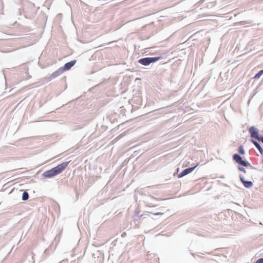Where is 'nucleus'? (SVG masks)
I'll list each match as a JSON object with an SVG mask.
<instances>
[{
	"instance_id": "obj_7",
	"label": "nucleus",
	"mask_w": 263,
	"mask_h": 263,
	"mask_svg": "<svg viewBox=\"0 0 263 263\" xmlns=\"http://www.w3.org/2000/svg\"><path fill=\"white\" fill-rule=\"evenodd\" d=\"M77 63V60H72L69 62L65 63L64 66L61 68L63 70V71L69 70L72 67H73Z\"/></svg>"
},
{
	"instance_id": "obj_18",
	"label": "nucleus",
	"mask_w": 263,
	"mask_h": 263,
	"mask_svg": "<svg viewBox=\"0 0 263 263\" xmlns=\"http://www.w3.org/2000/svg\"><path fill=\"white\" fill-rule=\"evenodd\" d=\"M162 213H160V212H158V213H156L155 214V215H162Z\"/></svg>"
},
{
	"instance_id": "obj_16",
	"label": "nucleus",
	"mask_w": 263,
	"mask_h": 263,
	"mask_svg": "<svg viewBox=\"0 0 263 263\" xmlns=\"http://www.w3.org/2000/svg\"><path fill=\"white\" fill-rule=\"evenodd\" d=\"M256 263H263V258H260L257 259Z\"/></svg>"
},
{
	"instance_id": "obj_20",
	"label": "nucleus",
	"mask_w": 263,
	"mask_h": 263,
	"mask_svg": "<svg viewBox=\"0 0 263 263\" xmlns=\"http://www.w3.org/2000/svg\"><path fill=\"white\" fill-rule=\"evenodd\" d=\"M31 5H32V7L34 6V5L33 4H32Z\"/></svg>"
},
{
	"instance_id": "obj_15",
	"label": "nucleus",
	"mask_w": 263,
	"mask_h": 263,
	"mask_svg": "<svg viewBox=\"0 0 263 263\" xmlns=\"http://www.w3.org/2000/svg\"><path fill=\"white\" fill-rule=\"evenodd\" d=\"M259 141L263 143V136L262 135H259V137L256 139Z\"/></svg>"
},
{
	"instance_id": "obj_5",
	"label": "nucleus",
	"mask_w": 263,
	"mask_h": 263,
	"mask_svg": "<svg viewBox=\"0 0 263 263\" xmlns=\"http://www.w3.org/2000/svg\"><path fill=\"white\" fill-rule=\"evenodd\" d=\"M249 132L252 138H255L256 139L260 135L259 134L258 130L254 126H251L250 127Z\"/></svg>"
},
{
	"instance_id": "obj_17",
	"label": "nucleus",
	"mask_w": 263,
	"mask_h": 263,
	"mask_svg": "<svg viewBox=\"0 0 263 263\" xmlns=\"http://www.w3.org/2000/svg\"><path fill=\"white\" fill-rule=\"evenodd\" d=\"M238 24L239 25H244L246 24V22L245 21H241V22H238Z\"/></svg>"
},
{
	"instance_id": "obj_11",
	"label": "nucleus",
	"mask_w": 263,
	"mask_h": 263,
	"mask_svg": "<svg viewBox=\"0 0 263 263\" xmlns=\"http://www.w3.org/2000/svg\"><path fill=\"white\" fill-rule=\"evenodd\" d=\"M216 4V1H213L208 3L206 7L208 8H212L215 6Z\"/></svg>"
},
{
	"instance_id": "obj_4",
	"label": "nucleus",
	"mask_w": 263,
	"mask_h": 263,
	"mask_svg": "<svg viewBox=\"0 0 263 263\" xmlns=\"http://www.w3.org/2000/svg\"><path fill=\"white\" fill-rule=\"evenodd\" d=\"M199 165V163H197L194 166L190 167L184 169L181 173L178 175V178H182L189 174L192 173Z\"/></svg>"
},
{
	"instance_id": "obj_10",
	"label": "nucleus",
	"mask_w": 263,
	"mask_h": 263,
	"mask_svg": "<svg viewBox=\"0 0 263 263\" xmlns=\"http://www.w3.org/2000/svg\"><path fill=\"white\" fill-rule=\"evenodd\" d=\"M22 200H24V201H26L29 198V194L28 193V192L27 191H24L23 193V194H22Z\"/></svg>"
},
{
	"instance_id": "obj_14",
	"label": "nucleus",
	"mask_w": 263,
	"mask_h": 263,
	"mask_svg": "<svg viewBox=\"0 0 263 263\" xmlns=\"http://www.w3.org/2000/svg\"><path fill=\"white\" fill-rule=\"evenodd\" d=\"M238 169L240 171H241L245 173H246V169L243 167H242V166H238Z\"/></svg>"
},
{
	"instance_id": "obj_12",
	"label": "nucleus",
	"mask_w": 263,
	"mask_h": 263,
	"mask_svg": "<svg viewBox=\"0 0 263 263\" xmlns=\"http://www.w3.org/2000/svg\"><path fill=\"white\" fill-rule=\"evenodd\" d=\"M238 152L241 155H244L245 154V151L242 145L239 146L238 148Z\"/></svg>"
},
{
	"instance_id": "obj_9",
	"label": "nucleus",
	"mask_w": 263,
	"mask_h": 263,
	"mask_svg": "<svg viewBox=\"0 0 263 263\" xmlns=\"http://www.w3.org/2000/svg\"><path fill=\"white\" fill-rule=\"evenodd\" d=\"M250 141L255 145L256 148L259 151L262 156H263V149L259 143L256 140L251 139Z\"/></svg>"
},
{
	"instance_id": "obj_2",
	"label": "nucleus",
	"mask_w": 263,
	"mask_h": 263,
	"mask_svg": "<svg viewBox=\"0 0 263 263\" xmlns=\"http://www.w3.org/2000/svg\"><path fill=\"white\" fill-rule=\"evenodd\" d=\"M161 59L160 57H146L139 59L138 63L144 66L149 65L151 63H155Z\"/></svg>"
},
{
	"instance_id": "obj_6",
	"label": "nucleus",
	"mask_w": 263,
	"mask_h": 263,
	"mask_svg": "<svg viewBox=\"0 0 263 263\" xmlns=\"http://www.w3.org/2000/svg\"><path fill=\"white\" fill-rule=\"evenodd\" d=\"M239 178L240 181L241 182V183L243 184V186L249 189L253 186V182L251 181L246 180L243 175L241 174L239 175Z\"/></svg>"
},
{
	"instance_id": "obj_1",
	"label": "nucleus",
	"mask_w": 263,
	"mask_h": 263,
	"mask_svg": "<svg viewBox=\"0 0 263 263\" xmlns=\"http://www.w3.org/2000/svg\"><path fill=\"white\" fill-rule=\"evenodd\" d=\"M69 162H64L58 165L57 166L48 170L42 174L46 178H50L61 173L67 166Z\"/></svg>"
},
{
	"instance_id": "obj_3",
	"label": "nucleus",
	"mask_w": 263,
	"mask_h": 263,
	"mask_svg": "<svg viewBox=\"0 0 263 263\" xmlns=\"http://www.w3.org/2000/svg\"><path fill=\"white\" fill-rule=\"evenodd\" d=\"M233 159L236 163L244 167L250 166L252 168H254V167L252 166L249 162L243 160L242 158L238 154H235L233 155Z\"/></svg>"
},
{
	"instance_id": "obj_19",
	"label": "nucleus",
	"mask_w": 263,
	"mask_h": 263,
	"mask_svg": "<svg viewBox=\"0 0 263 263\" xmlns=\"http://www.w3.org/2000/svg\"><path fill=\"white\" fill-rule=\"evenodd\" d=\"M192 255L195 257V254L194 253H192Z\"/></svg>"
},
{
	"instance_id": "obj_13",
	"label": "nucleus",
	"mask_w": 263,
	"mask_h": 263,
	"mask_svg": "<svg viewBox=\"0 0 263 263\" xmlns=\"http://www.w3.org/2000/svg\"><path fill=\"white\" fill-rule=\"evenodd\" d=\"M263 74V70H260L257 73H256L255 76L254 77V78L255 79H259L262 75Z\"/></svg>"
},
{
	"instance_id": "obj_8",
	"label": "nucleus",
	"mask_w": 263,
	"mask_h": 263,
	"mask_svg": "<svg viewBox=\"0 0 263 263\" xmlns=\"http://www.w3.org/2000/svg\"><path fill=\"white\" fill-rule=\"evenodd\" d=\"M63 72H64L63 70L60 67L55 71L53 72L48 78L49 81L52 80V79L58 77L60 75H61Z\"/></svg>"
}]
</instances>
